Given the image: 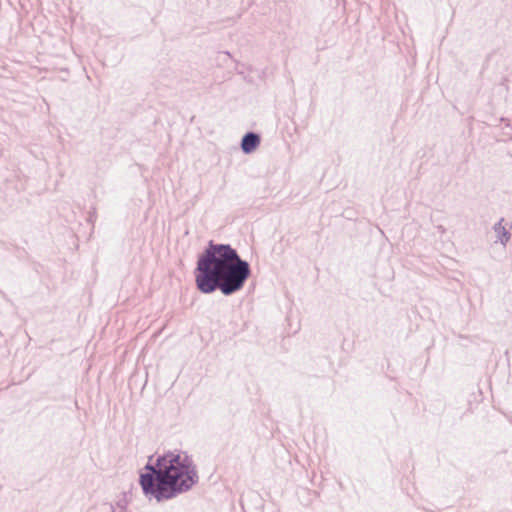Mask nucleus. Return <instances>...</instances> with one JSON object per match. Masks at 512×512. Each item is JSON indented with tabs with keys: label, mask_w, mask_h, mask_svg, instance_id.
<instances>
[{
	"label": "nucleus",
	"mask_w": 512,
	"mask_h": 512,
	"mask_svg": "<svg viewBox=\"0 0 512 512\" xmlns=\"http://www.w3.org/2000/svg\"><path fill=\"white\" fill-rule=\"evenodd\" d=\"M249 275V264L240 259L235 249L210 243L197 261L195 283L202 293L219 289L230 295L243 287Z\"/></svg>",
	"instance_id": "f257e3e1"
},
{
	"label": "nucleus",
	"mask_w": 512,
	"mask_h": 512,
	"mask_svg": "<svg viewBox=\"0 0 512 512\" xmlns=\"http://www.w3.org/2000/svg\"><path fill=\"white\" fill-rule=\"evenodd\" d=\"M149 473L141 474L140 485L145 494L158 501L167 500L190 489L197 480L191 460L180 454L169 453L160 457L155 466H146Z\"/></svg>",
	"instance_id": "f03ea898"
},
{
	"label": "nucleus",
	"mask_w": 512,
	"mask_h": 512,
	"mask_svg": "<svg viewBox=\"0 0 512 512\" xmlns=\"http://www.w3.org/2000/svg\"><path fill=\"white\" fill-rule=\"evenodd\" d=\"M260 143V139L256 134L248 133L242 139L241 147L245 153L254 151Z\"/></svg>",
	"instance_id": "7ed1b4c3"
}]
</instances>
